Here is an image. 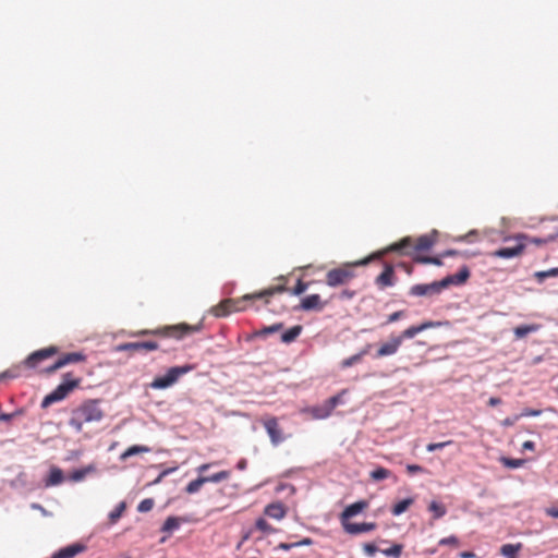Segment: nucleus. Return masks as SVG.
<instances>
[{
  "mask_svg": "<svg viewBox=\"0 0 558 558\" xmlns=\"http://www.w3.org/2000/svg\"><path fill=\"white\" fill-rule=\"evenodd\" d=\"M383 255H384V252H378L367 258L356 262L355 264H352V265L347 264V265H342L340 267L330 269L326 274V284L331 288H336V287L344 286V284L349 283L353 278H355V272L353 270L354 266L367 265L371 259L379 258Z\"/></svg>",
  "mask_w": 558,
  "mask_h": 558,
  "instance_id": "4",
  "label": "nucleus"
},
{
  "mask_svg": "<svg viewBox=\"0 0 558 558\" xmlns=\"http://www.w3.org/2000/svg\"><path fill=\"white\" fill-rule=\"evenodd\" d=\"M428 509L434 513L435 519L442 518L447 512L446 507L437 501H432L428 506Z\"/></svg>",
  "mask_w": 558,
  "mask_h": 558,
  "instance_id": "36",
  "label": "nucleus"
},
{
  "mask_svg": "<svg viewBox=\"0 0 558 558\" xmlns=\"http://www.w3.org/2000/svg\"><path fill=\"white\" fill-rule=\"evenodd\" d=\"M475 555L472 551H462L459 554L460 558H473Z\"/></svg>",
  "mask_w": 558,
  "mask_h": 558,
  "instance_id": "62",
  "label": "nucleus"
},
{
  "mask_svg": "<svg viewBox=\"0 0 558 558\" xmlns=\"http://www.w3.org/2000/svg\"><path fill=\"white\" fill-rule=\"evenodd\" d=\"M390 475H391V472L388 469H385L381 466H379L371 472V477L374 481H383L385 478H388Z\"/></svg>",
  "mask_w": 558,
  "mask_h": 558,
  "instance_id": "39",
  "label": "nucleus"
},
{
  "mask_svg": "<svg viewBox=\"0 0 558 558\" xmlns=\"http://www.w3.org/2000/svg\"><path fill=\"white\" fill-rule=\"evenodd\" d=\"M403 316H404L403 311H397L388 316L387 324H392V323L401 319Z\"/></svg>",
  "mask_w": 558,
  "mask_h": 558,
  "instance_id": "51",
  "label": "nucleus"
},
{
  "mask_svg": "<svg viewBox=\"0 0 558 558\" xmlns=\"http://www.w3.org/2000/svg\"><path fill=\"white\" fill-rule=\"evenodd\" d=\"M21 376V367L20 366H13L3 373L0 374V380L7 379V378H17Z\"/></svg>",
  "mask_w": 558,
  "mask_h": 558,
  "instance_id": "41",
  "label": "nucleus"
},
{
  "mask_svg": "<svg viewBox=\"0 0 558 558\" xmlns=\"http://www.w3.org/2000/svg\"><path fill=\"white\" fill-rule=\"evenodd\" d=\"M413 256V260L415 263H418V264H430V256H423L421 254H415V255H412Z\"/></svg>",
  "mask_w": 558,
  "mask_h": 558,
  "instance_id": "52",
  "label": "nucleus"
},
{
  "mask_svg": "<svg viewBox=\"0 0 558 558\" xmlns=\"http://www.w3.org/2000/svg\"><path fill=\"white\" fill-rule=\"evenodd\" d=\"M174 469H168V470H165L163 472L160 473V475L158 476V478L156 480V482H159L163 476L170 474L171 472H173Z\"/></svg>",
  "mask_w": 558,
  "mask_h": 558,
  "instance_id": "63",
  "label": "nucleus"
},
{
  "mask_svg": "<svg viewBox=\"0 0 558 558\" xmlns=\"http://www.w3.org/2000/svg\"><path fill=\"white\" fill-rule=\"evenodd\" d=\"M541 329V325L531 324V325H521L513 329V333L515 339H522L531 332H536Z\"/></svg>",
  "mask_w": 558,
  "mask_h": 558,
  "instance_id": "27",
  "label": "nucleus"
},
{
  "mask_svg": "<svg viewBox=\"0 0 558 558\" xmlns=\"http://www.w3.org/2000/svg\"><path fill=\"white\" fill-rule=\"evenodd\" d=\"M301 332H302L301 325L293 326L281 335V341L284 343H290V342L294 341L300 336Z\"/></svg>",
  "mask_w": 558,
  "mask_h": 558,
  "instance_id": "30",
  "label": "nucleus"
},
{
  "mask_svg": "<svg viewBox=\"0 0 558 558\" xmlns=\"http://www.w3.org/2000/svg\"><path fill=\"white\" fill-rule=\"evenodd\" d=\"M180 526V519L177 517H169L163 522V525L161 527L162 532L170 533Z\"/></svg>",
  "mask_w": 558,
  "mask_h": 558,
  "instance_id": "34",
  "label": "nucleus"
},
{
  "mask_svg": "<svg viewBox=\"0 0 558 558\" xmlns=\"http://www.w3.org/2000/svg\"><path fill=\"white\" fill-rule=\"evenodd\" d=\"M440 281H434L430 283H418L410 288L409 294L412 296H432L439 294L442 291Z\"/></svg>",
  "mask_w": 558,
  "mask_h": 558,
  "instance_id": "11",
  "label": "nucleus"
},
{
  "mask_svg": "<svg viewBox=\"0 0 558 558\" xmlns=\"http://www.w3.org/2000/svg\"><path fill=\"white\" fill-rule=\"evenodd\" d=\"M95 471V468L93 465H88L86 468L75 470L71 473L70 480L73 482H80L85 478V476L92 472Z\"/></svg>",
  "mask_w": 558,
  "mask_h": 558,
  "instance_id": "33",
  "label": "nucleus"
},
{
  "mask_svg": "<svg viewBox=\"0 0 558 558\" xmlns=\"http://www.w3.org/2000/svg\"><path fill=\"white\" fill-rule=\"evenodd\" d=\"M192 369V366H174L168 369L166 375L156 377L151 383L150 387L153 389H166L178 381L180 376L189 373Z\"/></svg>",
  "mask_w": 558,
  "mask_h": 558,
  "instance_id": "7",
  "label": "nucleus"
},
{
  "mask_svg": "<svg viewBox=\"0 0 558 558\" xmlns=\"http://www.w3.org/2000/svg\"><path fill=\"white\" fill-rule=\"evenodd\" d=\"M104 416L99 400H86L72 410L69 425L80 433L86 424L100 422Z\"/></svg>",
  "mask_w": 558,
  "mask_h": 558,
  "instance_id": "2",
  "label": "nucleus"
},
{
  "mask_svg": "<svg viewBox=\"0 0 558 558\" xmlns=\"http://www.w3.org/2000/svg\"><path fill=\"white\" fill-rule=\"evenodd\" d=\"M231 476V472L223 470L209 476H203L204 483H219L228 480Z\"/></svg>",
  "mask_w": 558,
  "mask_h": 558,
  "instance_id": "32",
  "label": "nucleus"
},
{
  "mask_svg": "<svg viewBox=\"0 0 558 558\" xmlns=\"http://www.w3.org/2000/svg\"><path fill=\"white\" fill-rule=\"evenodd\" d=\"M469 277H470V270L466 266H463L462 268H460V270L457 274L447 276L446 278L440 280V283L442 286V289H446L451 284H454V286L463 284L469 279Z\"/></svg>",
  "mask_w": 558,
  "mask_h": 558,
  "instance_id": "19",
  "label": "nucleus"
},
{
  "mask_svg": "<svg viewBox=\"0 0 558 558\" xmlns=\"http://www.w3.org/2000/svg\"><path fill=\"white\" fill-rule=\"evenodd\" d=\"M558 276V267L557 268H551L549 270H546V271H539V272H536V277L538 279H544V278H547V277H556Z\"/></svg>",
  "mask_w": 558,
  "mask_h": 558,
  "instance_id": "49",
  "label": "nucleus"
},
{
  "mask_svg": "<svg viewBox=\"0 0 558 558\" xmlns=\"http://www.w3.org/2000/svg\"><path fill=\"white\" fill-rule=\"evenodd\" d=\"M547 513L553 517V518H558V509L557 508H551L547 511Z\"/></svg>",
  "mask_w": 558,
  "mask_h": 558,
  "instance_id": "64",
  "label": "nucleus"
},
{
  "mask_svg": "<svg viewBox=\"0 0 558 558\" xmlns=\"http://www.w3.org/2000/svg\"><path fill=\"white\" fill-rule=\"evenodd\" d=\"M306 412L314 420L327 418L332 413L331 409L328 407V403L326 401L320 405H315V407L308 408L306 410Z\"/></svg>",
  "mask_w": 558,
  "mask_h": 558,
  "instance_id": "25",
  "label": "nucleus"
},
{
  "mask_svg": "<svg viewBox=\"0 0 558 558\" xmlns=\"http://www.w3.org/2000/svg\"><path fill=\"white\" fill-rule=\"evenodd\" d=\"M86 360V355L82 352H70L65 353L62 356H60L52 365L45 368L44 373L46 374H52L57 372L58 369L64 367L68 364H74L84 362Z\"/></svg>",
  "mask_w": 558,
  "mask_h": 558,
  "instance_id": "8",
  "label": "nucleus"
},
{
  "mask_svg": "<svg viewBox=\"0 0 558 558\" xmlns=\"http://www.w3.org/2000/svg\"><path fill=\"white\" fill-rule=\"evenodd\" d=\"M522 549V544H505L500 547V553L506 558H518L519 551Z\"/></svg>",
  "mask_w": 558,
  "mask_h": 558,
  "instance_id": "29",
  "label": "nucleus"
},
{
  "mask_svg": "<svg viewBox=\"0 0 558 558\" xmlns=\"http://www.w3.org/2000/svg\"><path fill=\"white\" fill-rule=\"evenodd\" d=\"M515 242H517V244L514 246L500 247V248L492 252L489 255L492 257L506 258V259L521 256L526 247V243H523L520 241H515Z\"/></svg>",
  "mask_w": 558,
  "mask_h": 558,
  "instance_id": "16",
  "label": "nucleus"
},
{
  "mask_svg": "<svg viewBox=\"0 0 558 558\" xmlns=\"http://www.w3.org/2000/svg\"><path fill=\"white\" fill-rule=\"evenodd\" d=\"M363 550L365 555L373 557L378 551V548L374 543H366L363 545Z\"/></svg>",
  "mask_w": 558,
  "mask_h": 558,
  "instance_id": "50",
  "label": "nucleus"
},
{
  "mask_svg": "<svg viewBox=\"0 0 558 558\" xmlns=\"http://www.w3.org/2000/svg\"><path fill=\"white\" fill-rule=\"evenodd\" d=\"M147 452H150L149 447L143 446V445H134V446L129 447L124 452L121 453L120 460L125 461L130 457H133V456L140 454V453H147Z\"/></svg>",
  "mask_w": 558,
  "mask_h": 558,
  "instance_id": "28",
  "label": "nucleus"
},
{
  "mask_svg": "<svg viewBox=\"0 0 558 558\" xmlns=\"http://www.w3.org/2000/svg\"><path fill=\"white\" fill-rule=\"evenodd\" d=\"M280 549H283V550H289L293 547H295L294 543H280L279 546H278Z\"/></svg>",
  "mask_w": 558,
  "mask_h": 558,
  "instance_id": "60",
  "label": "nucleus"
},
{
  "mask_svg": "<svg viewBox=\"0 0 558 558\" xmlns=\"http://www.w3.org/2000/svg\"><path fill=\"white\" fill-rule=\"evenodd\" d=\"M354 295H355V292L352 291V290H349V289H344L340 293V298L341 299H347V300L352 299Z\"/></svg>",
  "mask_w": 558,
  "mask_h": 558,
  "instance_id": "56",
  "label": "nucleus"
},
{
  "mask_svg": "<svg viewBox=\"0 0 558 558\" xmlns=\"http://www.w3.org/2000/svg\"><path fill=\"white\" fill-rule=\"evenodd\" d=\"M264 512L269 518L281 520L287 514V508L282 502H272L266 506Z\"/></svg>",
  "mask_w": 558,
  "mask_h": 558,
  "instance_id": "24",
  "label": "nucleus"
},
{
  "mask_svg": "<svg viewBox=\"0 0 558 558\" xmlns=\"http://www.w3.org/2000/svg\"><path fill=\"white\" fill-rule=\"evenodd\" d=\"M313 544V541L312 538L310 537H305L303 538L302 541L300 542H295L294 545L295 547H299V546H308V545H312Z\"/></svg>",
  "mask_w": 558,
  "mask_h": 558,
  "instance_id": "57",
  "label": "nucleus"
},
{
  "mask_svg": "<svg viewBox=\"0 0 558 558\" xmlns=\"http://www.w3.org/2000/svg\"><path fill=\"white\" fill-rule=\"evenodd\" d=\"M402 345L400 337L398 335H390L389 339L379 344L375 357L381 359L396 354Z\"/></svg>",
  "mask_w": 558,
  "mask_h": 558,
  "instance_id": "12",
  "label": "nucleus"
},
{
  "mask_svg": "<svg viewBox=\"0 0 558 558\" xmlns=\"http://www.w3.org/2000/svg\"><path fill=\"white\" fill-rule=\"evenodd\" d=\"M282 327H283V325H282V324H274V325H271V326H267V327L263 328V329L259 331V335H269V333H274V332L279 331Z\"/></svg>",
  "mask_w": 558,
  "mask_h": 558,
  "instance_id": "48",
  "label": "nucleus"
},
{
  "mask_svg": "<svg viewBox=\"0 0 558 558\" xmlns=\"http://www.w3.org/2000/svg\"><path fill=\"white\" fill-rule=\"evenodd\" d=\"M500 462L504 466L509 469H518L524 465L525 460L523 459H512L507 457H501Z\"/></svg>",
  "mask_w": 558,
  "mask_h": 558,
  "instance_id": "35",
  "label": "nucleus"
},
{
  "mask_svg": "<svg viewBox=\"0 0 558 558\" xmlns=\"http://www.w3.org/2000/svg\"><path fill=\"white\" fill-rule=\"evenodd\" d=\"M347 393V389H342L338 395L332 396L326 402L328 403V407L331 409V411L335 410V408L342 402V396Z\"/></svg>",
  "mask_w": 558,
  "mask_h": 558,
  "instance_id": "42",
  "label": "nucleus"
},
{
  "mask_svg": "<svg viewBox=\"0 0 558 558\" xmlns=\"http://www.w3.org/2000/svg\"><path fill=\"white\" fill-rule=\"evenodd\" d=\"M436 239L433 235L424 234L413 240L410 236L403 238L401 241L391 244L386 252H399L403 251L407 255H414V253L425 252L432 248L435 244Z\"/></svg>",
  "mask_w": 558,
  "mask_h": 558,
  "instance_id": "5",
  "label": "nucleus"
},
{
  "mask_svg": "<svg viewBox=\"0 0 558 558\" xmlns=\"http://www.w3.org/2000/svg\"><path fill=\"white\" fill-rule=\"evenodd\" d=\"M202 327H203V325L201 323L196 324V325H189L186 323H181V324H177V325L163 326V327L156 328V329H143V330L132 333V336L140 337V336L154 335V336H160V337H167V338H173L177 340H181L189 335L201 331Z\"/></svg>",
  "mask_w": 558,
  "mask_h": 558,
  "instance_id": "3",
  "label": "nucleus"
},
{
  "mask_svg": "<svg viewBox=\"0 0 558 558\" xmlns=\"http://www.w3.org/2000/svg\"><path fill=\"white\" fill-rule=\"evenodd\" d=\"M159 349V343L156 341H142V342H126L117 347L119 352H137V351H156Z\"/></svg>",
  "mask_w": 558,
  "mask_h": 558,
  "instance_id": "15",
  "label": "nucleus"
},
{
  "mask_svg": "<svg viewBox=\"0 0 558 558\" xmlns=\"http://www.w3.org/2000/svg\"><path fill=\"white\" fill-rule=\"evenodd\" d=\"M368 508V501L360 500L354 504L349 505L340 514V522L343 526L344 524L351 523L350 519L361 513L365 509Z\"/></svg>",
  "mask_w": 558,
  "mask_h": 558,
  "instance_id": "17",
  "label": "nucleus"
},
{
  "mask_svg": "<svg viewBox=\"0 0 558 558\" xmlns=\"http://www.w3.org/2000/svg\"><path fill=\"white\" fill-rule=\"evenodd\" d=\"M286 291L287 288L284 284H278L259 292L245 294L240 299H226L211 308V314L216 317H226L231 313L244 311L246 308V302L251 300H263L265 304H269L271 296Z\"/></svg>",
  "mask_w": 558,
  "mask_h": 558,
  "instance_id": "1",
  "label": "nucleus"
},
{
  "mask_svg": "<svg viewBox=\"0 0 558 558\" xmlns=\"http://www.w3.org/2000/svg\"><path fill=\"white\" fill-rule=\"evenodd\" d=\"M407 471L409 474H415V473H418V472H423V468L421 465H417V464H408L407 465Z\"/></svg>",
  "mask_w": 558,
  "mask_h": 558,
  "instance_id": "55",
  "label": "nucleus"
},
{
  "mask_svg": "<svg viewBox=\"0 0 558 558\" xmlns=\"http://www.w3.org/2000/svg\"><path fill=\"white\" fill-rule=\"evenodd\" d=\"M307 288H308V283L299 279L295 287L292 290V293L295 295H300V294L304 293Z\"/></svg>",
  "mask_w": 558,
  "mask_h": 558,
  "instance_id": "47",
  "label": "nucleus"
},
{
  "mask_svg": "<svg viewBox=\"0 0 558 558\" xmlns=\"http://www.w3.org/2000/svg\"><path fill=\"white\" fill-rule=\"evenodd\" d=\"M372 348V344H366L357 354H361V359H363L364 355H366Z\"/></svg>",
  "mask_w": 558,
  "mask_h": 558,
  "instance_id": "61",
  "label": "nucleus"
},
{
  "mask_svg": "<svg viewBox=\"0 0 558 558\" xmlns=\"http://www.w3.org/2000/svg\"><path fill=\"white\" fill-rule=\"evenodd\" d=\"M403 550V545L393 544L391 547L383 549L381 553L387 557L400 558Z\"/></svg>",
  "mask_w": 558,
  "mask_h": 558,
  "instance_id": "38",
  "label": "nucleus"
},
{
  "mask_svg": "<svg viewBox=\"0 0 558 558\" xmlns=\"http://www.w3.org/2000/svg\"><path fill=\"white\" fill-rule=\"evenodd\" d=\"M255 532H260L262 535H269L276 533L277 530L272 527L264 518H258L255 522L254 527H251L243 533L242 538L238 544V548H240L244 542L252 538Z\"/></svg>",
  "mask_w": 558,
  "mask_h": 558,
  "instance_id": "10",
  "label": "nucleus"
},
{
  "mask_svg": "<svg viewBox=\"0 0 558 558\" xmlns=\"http://www.w3.org/2000/svg\"><path fill=\"white\" fill-rule=\"evenodd\" d=\"M63 480H64V477H63L62 470L60 468L52 466L50 469L48 477L45 481V486L51 487V486L59 485L63 482Z\"/></svg>",
  "mask_w": 558,
  "mask_h": 558,
  "instance_id": "26",
  "label": "nucleus"
},
{
  "mask_svg": "<svg viewBox=\"0 0 558 558\" xmlns=\"http://www.w3.org/2000/svg\"><path fill=\"white\" fill-rule=\"evenodd\" d=\"M451 444H452V440H447V441H442V442H432V444L427 445L426 449H427V451L433 452L435 450L442 449Z\"/></svg>",
  "mask_w": 558,
  "mask_h": 558,
  "instance_id": "46",
  "label": "nucleus"
},
{
  "mask_svg": "<svg viewBox=\"0 0 558 558\" xmlns=\"http://www.w3.org/2000/svg\"><path fill=\"white\" fill-rule=\"evenodd\" d=\"M500 403H501V400L497 397H492L488 400V405H490V407H496V405H499Z\"/></svg>",
  "mask_w": 558,
  "mask_h": 558,
  "instance_id": "59",
  "label": "nucleus"
},
{
  "mask_svg": "<svg viewBox=\"0 0 558 558\" xmlns=\"http://www.w3.org/2000/svg\"><path fill=\"white\" fill-rule=\"evenodd\" d=\"M438 544L440 546H447V545H450V546H453V547H458L460 545V542L458 539L457 536L454 535H451V536H448V537H444L441 538Z\"/></svg>",
  "mask_w": 558,
  "mask_h": 558,
  "instance_id": "45",
  "label": "nucleus"
},
{
  "mask_svg": "<svg viewBox=\"0 0 558 558\" xmlns=\"http://www.w3.org/2000/svg\"><path fill=\"white\" fill-rule=\"evenodd\" d=\"M361 361H362V359H361V354H357V353H356V354H354V355H351V356H349V357H347V359L342 360V361H341V363H340V366H341L342 368H348V367H351V366H353V365H355V364L360 363Z\"/></svg>",
  "mask_w": 558,
  "mask_h": 558,
  "instance_id": "43",
  "label": "nucleus"
},
{
  "mask_svg": "<svg viewBox=\"0 0 558 558\" xmlns=\"http://www.w3.org/2000/svg\"><path fill=\"white\" fill-rule=\"evenodd\" d=\"M263 426L265 427L270 441L274 446H278L284 441L286 437L282 434V429L279 426L278 420L275 416H268L263 420Z\"/></svg>",
  "mask_w": 558,
  "mask_h": 558,
  "instance_id": "9",
  "label": "nucleus"
},
{
  "mask_svg": "<svg viewBox=\"0 0 558 558\" xmlns=\"http://www.w3.org/2000/svg\"><path fill=\"white\" fill-rule=\"evenodd\" d=\"M440 325H441L440 322H432V320L424 322L420 325H414V326L408 327L407 329L401 331V333H399L398 337H400L401 342L403 343L404 339L414 338L417 333H420L426 329H429V328L438 327Z\"/></svg>",
  "mask_w": 558,
  "mask_h": 558,
  "instance_id": "18",
  "label": "nucleus"
},
{
  "mask_svg": "<svg viewBox=\"0 0 558 558\" xmlns=\"http://www.w3.org/2000/svg\"><path fill=\"white\" fill-rule=\"evenodd\" d=\"M510 240L520 241V242L526 243V246L529 244H534L536 246H542V245H546L548 243H551V242L558 240V231L553 233V234H549L547 236H544V238H541V236H530V235L524 234V233H518V234H515L513 236L505 239V241H510Z\"/></svg>",
  "mask_w": 558,
  "mask_h": 558,
  "instance_id": "14",
  "label": "nucleus"
},
{
  "mask_svg": "<svg viewBox=\"0 0 558 558\" xmlns=\"http://www.w3.org/2000/svg\"><path fill=\"white\" fill-rule=\"evenodd\" d=\"M57 353L58 348L54 345L37 350L27 356V359L24 361V365L28 368H36L41 361L49 359Z\"/></svg>",
  "mask_w": 558,
  "mask_h": 558,
  "instance_id": "13",
  "label": "nucleus"
},
{
  "mask_svg": "<svg viewBox=\"0 0 558 558\" xmlns=\"http://www.w3.org/2000/svg\"><path fill=\"white\" fill-rule=\"evenodd\" d=\"M204 480H203V476H198L196 480H193L191 481L186 486H185V492L187 494H195L197 493L202 486L204 485Z\"/></svg>",
  "mask_w": 558,
  "mask_h": 558,
  "instance_id": "37",
  "label": "nucleus"
},
{
  "mask_svg": "<svg viewBox=\"0 0 558 558\" xmlns=\"http://www.w3.org/2000/svg\"><path fill=\"white\" fill-rule=\"evenodd\" d=\"M395 270L393 266L386 264L384 271L376 278L375 282L379 288H386L393 286Z\"/></svg>",
  "mask_w": 558,
  "mask_h": 558,
  "instance_id": "23",
  "label": "nucleus"
},
{
  "mask_svg": "<svg viewBox=\"0 0 558 558\" xmlns=\"http://www.w3.org/2000/svg\"><path fill=\"white\" fill-rule=\"evenodd\" d=\"M154 500L151 498H146V499H143L138 506H137V511L140 512H148L153 509L154 507Z\"/></svg>",
  "mask_w": 558,
  "mask_h": 558,
  "instance_id": "44",
  "label": "nucleus"
},
{
  "mask_svg": "<svg viewBox=\"0 0 558 558\" xmlns=\"http://www.w3.org/2000/svg\"><path fill=\"white\" fill-rule=\"evenodd\" d=\"M343 530L345 533L350 535H357L362 533H367L376 530L377 524L375 522H363V523H348L344 524Z\"/></svg>",
  "mask_w": 558,
  "mask_h": 558,
  "instance_id": "21",
  "label": "nucleus"
},
{
  "mask_svg": "<svg viewBox=\"0 0 558 558\" xmlns=\"http://www.w3.org/2000/svg\"><path fill=\"white\" fill-rule=\"evenodd\" d=\"M216 464H217V462L203 463L196 468V472L198 474H203L204 472H206L208 469H210L211 466H214Z\"/></svg>",
  "mask_w": 558,
  "mask_h": 558,
  "instance_id": "54",
  "label": "nucleus"
},
{
  "mask_svg": "<svg viewBox=\"0 0 558 558\" xmlns=\"http://www.w3.org/2000/svg\"><path fill=\"white\" fill-rule=\"evenodd\" d=\"M542 414V411L541 410H533V409H524L522 411V413L520 414V416H538Z\"/></svg>",
  "mask_w": 558,
  "mask_h": 558,
  "instance_id": "53",
  "label": "nucleus"
},
{
  "mask_svg": "<svg viewBox=\"0 0 558 558\" xmlns=\"http://www.w3.org/2000/svg\"><path fill=\"white\" fill-rule=\"evenodd\" d=\"M81 383L80 378H72L71 373L63 376V381L41 401V408L46 409L54 402L61 401L69 396Z\"/></svg>",
  "mask_w": 558,
  "mask_h": 558,
  "instance_id": "6",
  "label": "nucleus"
},
{
  "mask_svg": "<svg viewBox=\"0 0 558 558\" xmlns=\"http://www.w3.org/2000/svg\"><path fill=\"white\" fill-rule=\"evenodd\" d=\"M522 448H523V450H534L535 444L531 440H526L523 442Z\"/></svg>",
  "mask_w": 558,
  "mask_h": 558,
  "instance_id": "58",
  "label": "nucleus"
},
{
  "mask_svg": "<svg viewBox=\"0 0 558 558\" xmlns=\"http://www.w3.org/2000/svg\"><path fill=\"white\" fill-rule=\"evenodd\" d=\"M414 504V499L413 498H405L399 502H397L392 509H391V513L393 515H400L402 514L403 512H405L412 505Z\"/></svg>",
  "mask_w": 558,
  "mask_h": 558,
  "instance_id": "31",
  "label": "nucleus"
},
{
  "mask_svg": "<svg viewBox=\"0 0 558 558\" xmlns=\"http://www.w3.org/2000/svg\"><path fill=\"white\" fill-rule=\"evenodd\" d=\"M86 547L82 544H71L66 547L59 549L57 553L53 554L51 558H73L76 555L83 553Z\"/></svg>",
  "mask_w": 558,
  "mask_h": 558,
  "instance_id": "22",
  "label": "nucleus"
},
{
  "mask_svg": "<svg viewBox=\"0 0 558 558\" xmlns=\"http://www.w3.org/2000/svg\"><path fill=\"white\" fill-rule=\"evenodd\" d=\"M327 302L322 301L318 294H311L302 299L300 308L303 311H317L320 312Z\"/></svg>",
  "mask_w": 558,
  "mask_h": 558,
  "instance_id": "20",
  "label": "nucleus"
},
{
  "mask_svg": "<svg viewBox=\"0 0 558 558\" xmlns=\"http://www.w3.org/2000/svg\"><path fill=\"white\" fill-rule=\"evenodd\" d=\"M125 510V502H120L114 510H112L110 513H109V520L110 522L113 524L116 523L122 515V513L124 512Z\"/></svg>",
  "mask_w": 558,
  "mask_h": 558,
  "instance_id": "40",
  "label": "nucleus"
}]
</instances>
